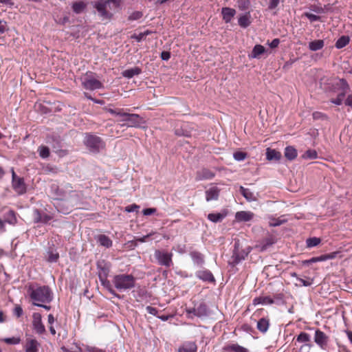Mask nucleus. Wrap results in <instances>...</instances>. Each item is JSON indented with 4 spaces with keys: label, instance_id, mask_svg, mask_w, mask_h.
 <instances>
[{
    "label": "nucleus",
    "instance_id": "nucleus-1",
    "mask_svg": "<svg viewBox=\"0 0 352 352\" xmlns=\"http://www.w3.org/2000/svg\"><path fill=\"white\" fill-rule=\"evenodd\" d=\"M50 190L54 198L58 201L56 207L60 212L69 213L72 208L77 206L80 201V193L74 190L69 183L60 186L53 184L51 185Z\"/></svg>",
    "mask_w": 352,
    "mask_h": 352
},
{
    "label": "nucleus",
    "instance_id": "nucleus-2",
    "mask_svg": "<svg viewBox=\"0 0 352 352\" xmlns=\"http://www.w3.org/2000/svg\"><path fill=\"white\" fill-rule=\"evenodd\" d=\"M28 292L33 302L50 303L53 300V292L47 285H30Z\"/></svg>",
    "mask_w": 352,
    "mask_h": 352
},
{
    "label": "nucleus",
    "instance_id": "nucleus-3",
    "mask_svg": "<svg viewBox=\"0 0 352 352\" xmlns=\"http://www.w3.org/2000/svg\"><path fill=\"white\" fill-rule=\"evenodd\" d=\"M120 0H98L94 3V8L97 10L99 15L105 19H109L112 17L113 13L109 11H116L119 9Z\"/></svg>",
    "mask_w": 352,
    "mask_h": 352
},
{
    "label": "nucleus",
    "instance_id": "nucleus-4",
    "mask_svg": "<svg viewBox=\"0 0 352 352\" xmlns=\"http://www.w3.org/2000/svg\"><path fill=\"white\" fill-rule=\"evenodd\" d=\"M113 284L119 291L133 289L135 285V278L132 274H121L113 276Z\"/></svg>",
    "mask_w": 352,
    "mask_h": 352
},
{
    "label": "nucleus",
    "instance_id": "nucleus-5",
    "mask_svg": "<svg viewBox=\"0 0 352 352\" xmlns=\"http://www.w3.org/2000/svg\"><path fill=\"white\" fill-rule=\"evenodd\" d=\"M117 122H120L121 126L139 127L143 123V119L138 114L126 113L122 110Z\"/></svg>",
    "mask_w": 352,
    "mask_h": 352
},
{
    "label": "nucleus",
    "instance_id": "nucleus-6",
    "mask_svg": "<svg viewBox=\"0 0 352 352\" xmlns=\"http://www.w3.org/2000/svg\"><path fill=\"white\" fill-rule=\"evenodd\" d=\"M84 143L91 152L95 153H99L100 150L105 147V144L102 140L100 137L92 134L86 135Z\"/></svg>",
    "mask_w": 352,
    "mask_h": 352
},
{
    "label": "nucleus",
    "instance_id": "nucleus-7",
    "mask_svg": "<svg viewBox=\"0 0 352 352\" xmlns=\"http://www.w3.org/2000/svg\"><path fill=\"white\" fill-rule=\"evenodd\" d=\"M81 80L82 86L85 89L94 91L103 87L102 83L95 78L94 74L91 72H86Z\"/></svg>",
    "mask_w": 352,
    "mask_h": 352
},
{
    "label": "nucleus",
    "instance_id": "nucleus-8",
    "mask_svg": "<svg viewBox=\"0 0 352 352\" xmlns=\"http://www.w3.org/2000/svg\"><path fill=\"white\" fill-rule=\"evenodd\" d=\"M154 256L160 265L170 267L173 264L172 260L173 253L171 252L157 250L155 251Z\"/></svg>",
    "mask_w": 352,
    "mask_h": 352
},
{
    "label": "nucleus",
    "instance_id": "nucleus-9",
    "mask_svg": "<svg viewBox=\"0 0 352 352\" xmlns=\"http://www.w3.org/2000/svg\"><path fill=\"white\" fill-rule=\"evenodd\" d=\"M252 248L248 247L247 250H240L238 248V244L235 243L234 249L232 256V263L235 265L239 264L248 256V254L251 252Z\"/></svg>",
    "mask_w": 352,
    "mask_h": 352
},
{
    "label": "nucleus",
    "instance_id": "nucleus-10",
    "mask_svg": "<svg viewBox=\"0 0 352 352\" xmlns=\"http://www.w3.org/2000/svg\"><path fill=\"white\" fill-rule=\"evenodd\" d=\"M329 341V336L319 329L315 330L314 342L321 349H325Z\"/></svg>",
    "mask_w": 352,
    "mask_h": 352
},
{
    "label": "nucleus",
    "instance_id": "nucleus-11",
    "mask_svg": "<svg viewBox=\"0 0 352 352\" xmlns=\"http://www.w3.org/2000/svg\"><path fill=\"white\" fill-rule=\"evenodd\" d=\"M32 325L34 331L38 334L45 332V328L42 322L41 315L39 313H34L32 315Z\"/></svg>",
    "mask_w": 352,
    "mask_h": 352
},
{
    "label": "nucleus",
    "instance_id": "nucleus-12",
    "mask_svg": "<svg viewBox=\"0 0 352 352\" xmlns=\"http://www.w3.org/2000/svg\"><path fill=\"white\" fill-rule=\"evenodd\" d=\"M195 276L204 282H208L211 283L215 282V278L212 273L207 269L197 271L195 272Z\"/></svg>",
    "mask_w": 352,
    "mask_h": 352
},
{
    "label": "nucleus",
    "instance_id": "nucleus-13",
    "mask_svg": "<svg viewBox=\"0 0 352 352\" xmlns=\"http://www.w3.org/2000/svg\"><path fill=\"white\" fill-rule=\"evenodd\" d=\"M340 83L342 86V91L338 94L336 98L331 100V102L336 105H340L342 103L349 89V85L344 79H341Z\"/></svg>",
    "mask_w": 352,
    "mask_h": 352
},
{
    "label": "nucleus",
    "instance_id": "nucleus-14",
    "mask_svg": "<svg viewBox=\"0 0 352 352\" xmlns=\"http://www.w3.org/2000/svg\"><path fill=\"white\" fill-rule=\"evenodd\" d=\"M296 342L299 343H303L304 344L300 347V349H302L304 347L307 346L309 348H311L313 346V344L311 340V336L304 331H301L296 338Z\"/></svg>",
    "mask_w": 352,
    "mask_h": 352
},
{
    "label": "nucleus",
    "instance_id": "nucleus-15",
    "mask_svg": "<svg viewBox=\"0 0 352 352\" xmlns=\"http://www.w3.org/2000/svg\"><path fill=\"white\" fill-rule=\"evenodd\" d=\"M214 173L210 169L203 168L197 171L195 179L196 181L211 179L214 177Z\"/></svg>",
    "mask_w": 352,
    "mask_h": 352
},
{
    "label": "nucleus",
    "instance_id": "nucleus-16",
    "mask_svg": "<svg viewBox=\"0 0 352 352\" xmlns=\"http://www.w3.org/2000/svg\"><path fill=\"white\" fill-rule=\"evenodd\" d=\"M189 255L194 263L198 267H202L205 263V256L200 252L193 250L190 252Z\"/></svg>",
    "mask_w": 352,
    "mask_h": 352
},
{
    "label": "nucleus",
    "instance_id": "nucleus-17",
    "mask_svg": "<svg viewBox=\"0 0 352 352\" xmlns=\"http://www.w3.org/2000/svg\"><path fill=\"white\" fill-rule=\"evenodd\" d=\"M222 352H249V350L237 343H231L224 345Z\"/></svg>",
    "mask_w": 352,
    "mask_h": 352
},
{
    "label": "nucleus",
    "instance_id": "nucleus-18",
    "mask_svg": "<svg viewBox=\"0 0 352 352\" xmlns=\"http://www.w3.org/2000/svg\"><path fill=\"white\" fill-rule=\"evenodd\" d=\"M51 219H52V217L51 215L43 213L38 209H35L34 210V221L35 223H47Z\"/></svg>",
    "mask_w": 352,
    "mask_h": 352
},
{
    "label": "nucleus",
    "instance_id": "nucleus-19",
    "mask_svg": "<svg viewBox=\"0 0 352 352\" xmlns=\"http://www.w3.org/2000/svg\"><path fill=\"white\" fill-rule=\"evenodd\" d=\"M270 326V320L267 317L260 318L256 323V329L263 334H265Z\"/></svg>",
    "mask_w": 352,
    "mask_h": 352
},
{
    "label": "nucleus",
    "instance_id": "nucleus-20",
    "mask_svg": "<svg viewBox=\"0 0 352 352\" xmlns=\"http://www.w3.org/2000/svg\"><path fill=\"white\" fill-rule=\"evenodd\" d=\"M219 193L220 189L216 186H212L206 191V200L207 201L217 200Z\"/></svg>",
    "mask_w": 352,
    "mask_h": 352
},
{
    "label": "nucleus",
    "instance_id": "nucleus-21",
    "mask_svg": "<svg viewBox=\"0 0 352 352\" xmlns=\"http://www.w3.org/2000/svg\"><path fill=\"white\" fill-rule=\"evenodd\" d=\"M337 254H338L337 252H332L330 254L321 255L320 256L312 257L311 258H310L309 260L305 261L303 263H304V264L309 265V264L316 263V262L324 261H326L328 259H333V258H336Z\"/></svg>",
    "mask_w": 352,
    "mask_h": 352
},
{
    "label": "nucleus",
    "instance_id": "nucleus-22",
    "mask_svg": "<svg viewBox=\"0 0 352 352\" xmlns=\"http://www.w3.org/2000/svg\"><path fill=\"white\" fill-rule=\"evenodd\" d=\"M197 346L195 342H185L181 344L177 352H197Z\"/></svg>",
    "mask_w": 352,
    "mask_h": 352
},
{
    "label": "nucleus",
    "instance_id": "nucleus-23",
    "mask_svg": "<svg viewBox=\"0 0 352 352\" xmlns=\"http://www.w3.org/2000/svg\"><path fill=\"white\" fill-rule=\"evenodd\" d=\"M254 215V213L250 211H240L236 213L235 218L238 221L247 222L251 221Z\"/></svg>",
    "mask_w": 352,
    "mask_h": 352
},
{
    "label": "nucleus",
    "instance_id": "nucleus-24",
    "mask_svg": "<svg viewBox=\"0 0 352 352\" xmlns=\"http://www.w3.org/2000/svg\"><path fill=\"white\" fill-rule=\"evenodd\" d=\"M12 187L19 194H23L26 192V186L23 179L21 177L12 181Z\"/></svg>",
    "mask_w": 352,
    "mask_h": 352
},
{
    "label": "nucleus",
    "instance_id": "nucleus-25",
    "mask_svg": "<svg viewBox=\"0 0 352 352\" xmlns=\"http://www.w3.org/2000/svg\"><path fill=\"white\" fill-rule=\"evenodd\" d=\"M266 159L268 161H279L281 158V153L275 149L267 148L266 149Z\"/></svg>",
    "mask_w": 352,
    "mask_h": 352
},
{
    "label": "nucleus",
    "instance_id": "nucleus-26",
    "mask_svg": "<svg viewBox=\"0 0 352 352\" xmlns=\"http://www.w3.org/2000/svg\"><path fill=\"white\" fill-rule=\"evenodd\" d=\"M221 14L223 16V19L226 21V23H229L235 15L236 10L233 8L226 7L222 8Z\"/></svg>",
    "mask_w": 352,
    "mask_h": 352
},
{
    "label": "nucleus",
    "instance_id": "nucleus-27",
    "mask_svg": "<svg viewBox=\"0 0 352 352\" xmlns=\"http://www.w3.org/2000/svg\"><path fill=\"white\" fill-rule=\"evenodd\" d=\"M239 25L243 28H248L251 24V14L250 12H245L238 19Z\"/></svg>",
    "mask_w": 352,
    "mask_h": 352
},
{
    "label": "nucleus",
    "instance_id": "nucleus-28",
    "mask_svg": "<svg viewBox=\"0 0 352 352\" xmlns=\"http://www.w3.org/2000/svg\"><path fill=\"white\" fill-rule=\"evenodd\" d=\"M274 302V300L270 296L256 297L252 300V305L254 306H256L258 305H272Z\"/></svg>",
    "mask_w": 352,
    "mask_h": 352
},
{
    "label": "nucleus",
    "instance_id": "nucleus-29",
    "mask_svg": "<svg viewBox=\"0 0 352 352\" xmlns=\"http://www.w3.org/2000/svg\"><path fill=\"white\" fill-rule=\"evenodd\" d=\"M142 73V69L138 67H134L122 72V76L126 78H131L135 76H138Z\"/></svg>",
    "mask_w": 352,
    "mask_h": 352
},
{
    "label": "nucleus",
    "instance_id": "nucleus-30",
    "mask_svg": "<svg viewBox=\"0 0 352 352\" xmlns=\"http://www.w3.org/2000/svg\"><path fill=\"white\" fill-rule=\"evenodd\" d=\"M39 344L35 339L27 340L25 344V352H38Z\"/></svg>",
    "mask_w": 352,
    "mask_h": 352
},
{
    "label": "nucleus",
    "instance_id": "nucleus-31",
    "mask_svg": "<svg viewBox=\"0 0 352 352\" xmlns=\"http://www.w3.org/2000/svg\"><path fill=\"white\" fill-rule=\"evenodd\" d=\"M208 308L205 302H201L197 306V317H206L208 316Z\"/></svg>",
    "mask_w": 352,
    "mask_h": 352
},
{
    "label": "nucleus",
    "instance_id": "nucleus-32",
    "mask_svg": "<svg viewBox=\"0 0 352 352\" xmlns=\"http://www.w3.org/2000/svg\"><path fill=\"white\" fill-rule=\"evenodd\" d=\"M102 285L106 288L109 293H111L112 295H113L115 297H117L120 298V295L118 294L116 291L113 289L112 285L109 280H107V278H105V276H103V278L99 279Z\"/></svg>",
    "mask_w": 352,
    "mask_h": 352
},
{
    "label": "nucleus",
    "instance_id": "nucleus-33",
    "mask_svg": "<svg viewBox=\"0 0 352 352\" xmlns=\"http://www.w3.org/2000/svg\"><path fill=\"white\" fill-rule=\"evenodd\" d=\"M97 241L102 246H104L107 248H111L112 246L113 242L111 239L104 234H100L97 236Z\"/></svg>",
    "mask_w": 352,
    "mask_h": 352
},
{
    "label": "nucleus",
    "instance_id": "nucleus-34",
    "mask_svg": "<svg viewBox=\"0 0 352 352\" xmlns=\"http://www.w3.org/2000/svg\"><path fill=\"white\" fill-rule=\"evenodd\" d=\"M87 3L83 1H75L72 4V10L76 14L82 13L86 8Z\"/></svg>",
    "mask_w": 352,
    "mask_h": 352
},
{
    "label": "nucleus",
    "instance_id": "nucleus-35",
    "mask_svg": "<svg viewBox=\"0 0 352 352\" xmlns=\"http://www.w3.org/2000/svg\"><path fill=\"white\" fill-rule=\"evenodd\" d=\"M265 52V48L261 45H256L249 57L251 58H258L260 55L263 54Z\"/></svg>",
    "mask_w": 352,
    "mask_h": 352
},
{
    "label": "nucleus",
    "instance_id": "nucleus-36",
    "mask_svg": "<svg viewBox=\"0 0 352 352\" xmlns=\"http://www.w3.org/2000/svg\"><path fill=\"white\" fill-rule=\"evenodd\" d=\"M284 154L287 160L292 161L297 157V151L294 146H288L285 148Z\"/></svg>",
    "mask_w": 352,
    "mask_h": 352
},
{
    "label": "nucleus",
    "instance_id": "nucleus-37",
    "mask_svg": "<svg viewBox=\"0 0 352 352\" xmlns=\"http://www.w3.org/2000/svg\"><path fill=\"white\" fill-rule=\"evenodd\" d=\"M226 212L210 213L208 214V219L213 223L221 222L226 217Z\"/></svg>",
    "mask_w": 352,
    "mask_h": 352
},
{
    "label": "nucleus",
    "instance_id": "nucleus-38",
    "mask_svg": "<svg viewBox=\"0 0 352 352\" xmlns=\"http://www.w3.org/2000/svg\"><path fill=\"white\" fill-rule=\"evenodd\" d=\"M324 45V42L323 40H315L309 43V49L311 51H318L321 50Z\"/></svg>",
    "mask_w": 352,
    "mask_h": 352
},
{
    "label": "nucleus",
    "instance_id": "nucleus-39",
    "mask_svg": "<svg viewBox=\"0 0 352 352\" xmlns=\"http://www.w3.org/2000/svg\"><path fill=\"white\" fill-rule=\"evenodd\" d=\"M239 192L249 201H254L256 199L254 193L248 188L240 186Z\"/></svg>",
    "mask_w": 352,
    "mask_h": 352
},
{
    "label": "nucleus",
    "instance_id": "nucleus-40",
    "mask_svg": "<svg viewBox=\"0 0 352 352\" xmlns=\"http://www.w3.org/2000/svg\"><path fill=\"white\" fill-rule=\"evenodd\" d=\"M349 43V37L347 36H342L337 40L335 46L337 49H341L345 47Z\"/></svg>",
    "mask_w": 352,
    "mask_h": 352
},
{
    "label": "nucleus",
    "instance_id": "nucleus-41",
    "mask_svg": "<svg viewBox=\"0 0 352 352\" xmlns=\"http://www.w3.org/2000/svg\"><path fill=\"white\" fill-rule=\"evenodd\" d=\"M274 241L272 238H266L260 243L259 248L261 251H265L274 244Z\"/></svg>",
    "mask_w": 352,
    "mask_h": 352
},
{
    "label": "nucleus",
    "instance_id": "nucleus-42",
    "mask_svg": "<svg viewBox=\"0 0 352 352\" xmlns=\"http://www.w3.org/2000/svg\"><path fill=\"white\" fill-rule=\"evenodd\" d=\"M39 156L43 159H46L50 156V149L46 146H41L38 148Z\"/></svg>",
    "mask_w": 352,
    "mask_h": 352
},
{
    "label": "nucleus",
    "instance_id": "nucleus-43",
    "mask_svg": "<svg viewBox=\"0 0 352 352\" xmlns=\"http://www.w3.org/2000/svg\"><path fill=\"white\" fill-rule=\"evenodd\" d=\"M302 158L307 160H314L318 157V153L315 150L309 149L303 155Z\"/></svg>",
    "mask_w": 352,
    "mask_h": 352
},
{
    "label": "nucleus",
    "instance_id": "nucleus-44",
    "mask_svg": "<svg viewBox=\"0 0 352 352\" xmlns=\"http://www.w3.org/2000/svg\"><path fill=\"white\" fill-rule=\"evenodd\" d=\"M237 6L240 10H246L250 7V0H238Z\"/></svg>",
    "mask_w": 352,
    "mask_h": 352
},
{
    "label": "nucleus",
    "instance_id": "nucleus-45",
    "mask_svg": "<svg viewBox=\"0 0 352 352\" xmlns=\"http://www.w3.org/2000/svg\"><path fill=\"white\" fill-rule=\"evenodd\" d=\"M320 241L321 240L320 238L311 237L307 239L306 243L308 248H313L318 245Z\"/></svg>",
    "mask_w": 352,
    "mask_h": 352
},
{
    "label": "nucleus",
    "instance_id": "nucleus-46",
    "mask_svg": "<svg viewBox=\"0 0 352 352\" xmlns=\"http://www.w3.org/2000/svg\"><path fill=\"white\" fill-rule=\"evenodd\" d=\"M98 277L99 279L103 278V276H105V278H107L109 274V268L105 266H101L100 264H98Z\"/></svg>",
    "mask_w": 352,
    "mask_h": 352
},
{
    "label": "nucleus",
    "instance_id": "nucleus-47",
    "mask_svg": "<svg viewBox=\"0 0 352 352\" xmlns=\"http://www.w3.org/2000/svg\"><path fill=\"white\" fill-rule=\"evenodd\" d=\"M52 148H53L54 151L55 153H58L59 155V156L63 157L67 154V151L60 148V146L59 142H56V144L53 145Z\"/></svg>",
    "mask_w": 352,
    "mask_h": 352
},
{
    "label": "nucleus",
    "instance_id": "nucleus-48",
    "mask_svg": "<svg viewBox=\"0 0 352 352\" xmlns=\"http://www.w3.org/2000/svg\"><path fill=\"white\" fill-rule=\"evenodd\" d=\"M270 219H271V221L269 222V225L271 227L279 226L287 221V220L285 219H280L270 218Z\"/></svg>",
    "mask_w": 352,
    "mask_h": 352
},
{
    "label": "nucleus",
    "instance_id": "nucleus-49",
    "mask_svg": "<svg viewBox=\"0 0 352 352\" xmlns=\"http://www.w3.org/2000/svg\"><path fill=\"white\" fill-rule=\"evenodd\" d=\"M247 157V154L242 151H236L234 153L233 157L235 160L241 162L244 160Z\"/></svg>",
    "mask_w": 352,
    "mask_h": 352
},
{
    "label": "nucleus",
    "instance_id": "nucleus-50",
    "mask_svg": "<svg viewBox=\"0 0 352 352\" xmlns=\"http://www.w3.org/2000/svg\"><path fill=\"white\" fill-rule=\"evenodd\" d=\"M143 16V14L140 11H135L133 12L128 17L129 21H135L138 20L140 18H142Z\"/></svg>",
    "mask_w": 352,
    "mask_h": 352
},
{
    "label": "nucleus",
    "instance_id": "nucleus-51",
    "mask_svg": "<svg viewBox=\"0 0 352 352\" xmlns=\"http://www.w3.org/2000/svg\"><path fill=\"white\" fill-rule=\"evenodd\" d=\"M150 34V32L148 30H146L144 32H141L138 34H134L132 36V38H135L138 42H140L142 41L145 37Z\"/></svg>",
    "mask_w": 352,
    "mask_h": 352
},
{
    "label": "nucleus",
    "instance_id": "nucleus-52",
    "mask_svg": "<svg viewBox=\"0 0 352 352\" xmlns=\"http://www.w3.org/2000/svg\"><path fill=\"white\" fill-rule=\"evenodd\" d=\"M47 261L50 263H55L58 261L59 255L58 253H54L53 252H48Z\"/></svg>",
    "mask_w": 352,
    "mask_h": 352
},
{
    "label": "nucleus",
    "instance_id": "nucleus-53",
    "mask_svg": "<svg viewBox=\"0 0 352 352\" xmlns=\"http://www.w3.org/2000/svg\"><path fill=\"white\" fill-rule=\"evenodd\" d=\"M304 15L309 20L310 22H315L320 20V16L309 12H305Z\"/></svg>",
    "mask_w": 352,
    "mask_h": 352
},
{
    "label": "nucleus",
    "instance_id": "nucleus-54",
    "mask_svg": "<svg viewBox=\"0 0 352 352\" xmlns=\"http://www.w3.org/2000/svg\"><path fill=\"white\" fill-rule=\"evenodd\" d=\"M5 342L9 344H19L21 340L19 338L12 337L8 338L4 340Z\"/></svg>",
    "mask_w": 352,
    "mask_h": 352
},
{
    "label": "nucleus",
    "instance_id": "nucleus-55",
    "mask_svg": "<svg viewBox=\"0 0 352 352\" xmlns=\"http://www.w3.org/2000/svg\"><path fill=\"white\" fill-rule=\"evenodd\" d=\"M122 110H123L122 109H110V108L107 109V112H109L111 115L117 116L118 118L120 116Z\"/></svg>",
    "mask_w": 352,
    "mask_h": 352
},
{
    "label": "nucleus",
    "instance_id": "nucleus-56",
    "mask_svg": "<svg viewBox=\"0 0 352 352\" xmlns=\"http://www.w3.org/2000/svg\"><path fill=\"white\" fill-rule=\"evenodd\" d=\"M13 314L17 318L21 317L23 314L22 307L20 305H16L13 310Z\"/></svg>",
    "mask_w": 352,
    "mask_h": 352
},
{
    "label": "nucleus",
    "instance_id": "nucleus-57",
    "mask_svg": "<svg viewBox=\"0 0 352 352\" xmlns=\"http://www.w3.org/2000/svg\"><path fill=\"white\" fill-rule=\"evenodd\" d=\"M139 208H140V206H138L135 204H131V205L126 206L124 210L127 212H132L137 211Z\"/></svg>",
    "mask_w": 352,
    "mask_h": 352
},
{
    "label": "nucleus",
    "instance_id": "nucleus-58",
    "mask_svg": "<svg viewBox=\"0 0 352 352\" xmlns=\"http://www.w3.org/2000/svg\"><path fill=\"white\" fill-rule=\"evenodd\" d=\"M239 329L244 332L249 333H250L253 331V328L250 324H248L247 323L243 324L241 326Z\"/></svg>",
    "mask_w": 352,
    "mask_h": 352
},
{
    "label": "nucleus",
    "instance_id": "nucleus-59",
    "mask_svg": "<svg viewBox=\"0 0 352 352\" xmlns=\"http://www.w3.org/2000/svg\"><path fill=\"white\" fill-rule=\"evenodd\" d=\"M186 311L189 318H192L193 316H197V306H195L192 308H188Z\"/></svg>",
    "mask_w": 352,
    "mask_h": 352
},
{
    "label": "nucleus",
    "instance_id": "nucleus-60",
    "mask_svg": "<svg viewBox=\"0 0 352 352\" xmlns=\"http://www.w3.org/2000/svg\"><path fill=\"white\" fill-rule=\"evenodd\" d=\"M156 211H157V209L155 208H148L144 209L142 210V213L145 216H148V215L155 214L156 212Z\"/></svg>",
    "mask_w": 352,
    "mask_h": 352
},
{
    "label": "nucleus",
    "instance_id": "nucleus-61",
    "mask_svg": "<svg viewBox=\"0 0 352 352\" xmlns=\"http://www.w3.org/2000/svg\"><path fill=\"white\" fill-rule=\"evenodd\" d=\"M312 116H313V118L314 120L326 119L327 118V116L324 113H322L321 112H318V111L314 112Z\"/></svg>",
    "mask_w": 352,
    "mask_h": 352
},
{
    "label": "nucleus",
    "instance_id": "nucleus-62",
    "mask_svg": "<svg viewBox=\"0 0 352 352\" xmlns=\"http://www.w3.org/2000/svg\"><path fill=\"white\" fill-rule=\"evenodd\" d=\"M311 10L318 14H322L324 12V9L321 6L314 5L311 7Z\"/></svg>",
    "mask_w": 352,
    "mask_h": 352
},
{
    "label": "nucleus",
    "instance_id": "nucleus-63",
    "mask_svg": "<svg viewBox=\"0 0 352 352\" xmlns=\"http://www.w3.org/2000/svg\"><path fill=\"white\" fill-rule=\"evenodd\" d=\"M147 312L153 316H157V309L155 307L151 306H147L146 307Z\"/></svg>",
    "mask_w": 352,
    "mask_h": 352
},
{
    "label": "nucleus",
    "instance_id": "nucleus-64",
    "mask_svg": "<svg viewBox=\"0 0 352 352\" xmlns=\"http://www.w3.org/2000/svg\"><path fill=\"white\" fill-rule=\"evenodd\" d=\"M280 0H270L268 8L270 10L275 9L279 4Z\"/></svg>",
    "mask_w": 352,
    "mask_h": 352
}]
</instances>
